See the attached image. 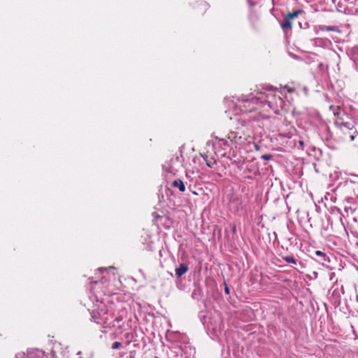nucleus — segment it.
<instances>
[{
    "label": "nucleus",
    "instance_id": "f257e3e1",
    "mask_svg": "<svg viewBox=\"0 0 358 358\" xmlns=\"http://www.w3.org/2000/svg\"><path fill=\"white\" fill-rule=\"evenodd\" d=\"M224 101L228 107L226 113L228 114L230 120L233 119L231 114H234V116L238 117L236 120L243 126L250 122V119L245 117L247 113L252 112L259 106L257 96H254L252 94L232 96L226 98Z\"/></svg>",
    "mask_w": 358,
    "mask_h": 358
},
{
    "label": "nucleus",
    "instance_id": "f03ea898",
    "mask_svg": "<svg viewBox=\"0 0 358 358\" xmlns=\"http://www.w3.org/2000/svg\"><path fill=\"white\" fill-rule=\"evenodd\" d=\"M280 94V91L273 87H263L257 94L259 106H267L275 113H278L285 105V101Z\"/></svg>",
    "mask_w": 358,
    "mask_h": 358
},
{
    "label": "nucleus",
    "instance_id": "7ed1b4c3",
    "mask_svg": "<svg viewBox=\"0 0 358 358\" xmlns=\"http://www.w3.org/2000/svg\"><path fill=\"white\" fill-rule=\"evenodd\" d=\"M227 139L229 141L230 143H229L225 138H220L217 136L215 137L216 143L219 145H223L225 148L234 146L237 149H242L244 148L248 143V136L241 131H231L229 132Z\"/></svg>",
    "mask_w": 358,
    "mask_h": 358
},
{
    "label": "nucleus",
    "instance_id": "20e7f679",
    "mask_svg": "<svg viewBox=\"0 0 358 358\" xmlns=\"http://www.w3.org/2000/svg\"><path fill=\"white\" fill-rule=\"evenodd\" d=\"M347 54L350 57V59L358 66V46H353L347 50Z\"/></svg>",
    "mask_w": 358,
    "mask_h": 358
},
{
    "label": "nucleus",
    "instance_id": "39448f33",
    "mask_svg": "<svg viewBox=\"0 0 358 358\" xmlns=\"http://www.w3.org/2000/svg\"><path fill=\"white\" fill-rule=\"evenodd\" d=\"M189 269V267L185 264H180L178 267H177L175 270L176 275L178 278H180L182 275H184Z\"/></svg>",
    "mask_w": 358,
    "mask_h": 358
},
{
    "label": "nucleus",
    "instance_id": "423d86ee",
    "mask_svg": "<svg viewBox=\"0 0 358 358\" xmlns=\"http://www.w3.org/2000/svg\"><path fill=\"white\" fill-rule=\"evenodd\" d=\"M336 124L337 125L338 127H339L342 130H343L344 129H346L348 130H350V129H352L353 127H354L353 123L352 122H339V121H336Z\"/></svg>",
    "mask_w": 358,
    "mask_h": 358
},
{
    "label": "nucleus",
    "instance_id": "0eeeda50",
    "mask_svg": "<svg viewBox=\"0 0 358 358\" xmlns=\"http://www.w3.org/2000/svg\"><path fill=\"white\" fill-rule=\"evenodd\" d=\"M280 26L282 30L286 31L292 28V20L285 16L283 21L281 22Z\"/></svg>",
    "mask_w": 358,
    "mask_h": 358
},
{
    "label": "nucleus",
    "instance_id": "6e6552de",
    "mask_svg": "<svg viewBox=\"0 0 358 358\" xmlns=\"http://www.w3.org/2000/svg\"><path fill=\"white\" fill-rule=\"evenodd\" d=\"M172 186L175 188H178L182 192L185 191V185L180 179L174 180L172 183Z\"/></svg>",
    "mask_w": 358,
    "mask_h": 358
},
{
    "label": "nucleus",
    "instance_id": "1a4fd4ad",
    "mask_svg": "<svg viewBox=\"0 0 358 358\" xmlns=\"http://www.w3.org/2000/svg\"><path fill=\"white\" fill-rule=\"evenodd\" d=\"M302 13L301 10H296L294 11L293 13H288L286 16L291 20H292L294 18L297 17L300 13Z\"/></svg>",
    "mask_w": 358,
    "mask_h": 358
},
{
    "label": "nucleus",
    "instance_id": "9d476101",
    "mask_svg": "<svg viewBox=\"0 0 358 358\" xmlns=\"http://www.w3.org/2000/svg\"><path fill=\"white\" fill-rule=\"evenodd\" d=\"M15 358H32L31 353L26 355L24 352H19L16 355Z\"/></svg>",
    "mask_w": 358,
    "mask_h": 358
},
{
    "label": "nucleus",
    "instance_id": "9b49d317",
    "mask_svg": "<svg viewBox=\"0 0 358 358\" xmlns=\"http://www.w3.org/2000/svg\"><path fill=\"white\" fill-rule=\"evenodd\" d=\"M284 260L287 263H289V264H296V259L293 257H291V256H286V257H284Z\"/></svg>",
    "mask_w": 358,
    "mask_h": 358
},
{
    "label": "nucleus",
    "instance_id": "f8f14e48",
    "mask_svg": "<svg viewBox=\"0 0 358 358\" xmlns=\"http://www.w3.org/2000/svg\"><path fill=\"white\" fill-rule=\"evenodd\" d=\"M122 346V343L119 341H115L112 345V348L114 350L119 349Z\"/></svg>",
    "mask_w": 358,
    "mask_h": 358
},
{
    "label": "nucleus",
    "instance_id": "ddd939ff",
    "mask_svg": "<svg viewBox=\"0 0 358 358\" xmlns=\"http://www.w3.org/2000/svg\"><path fill=\"white\" fill-rule=\"evenodd\" d=\"M261 158L264 160H270L272 158V155L265 154V155H262Z\"/></svg>",
    "mask_w": 358,
    "mask_h": 358
},
{
    "label": "nucleus",
    "instance_id": "4468645a",
    "mask_svg": "<svg viewBox=\"0 0 358 358\" xmlns=\"http://www.w3.org/2000/svg\"><path fill=\"white\" fill-rule=\"evenodd\" d=\"M126 358H135V352L134 351L129 352Z\"/></svg>",
    "mask_w": 358,
    "mask_h": 358
},
{
    "label": "nucleus",
    "instance_id": "2eb2a0df",
    "mask_svg": "<svg viewBox=\"0 0 358 358\" xmlns=\"http://www.w3.org/2000/svg\"><path fill=\"white\" fill-rule=\"evenodd\" d=\"M315 254H316V255L320 256V257H325V254L323 252L320 251V250L316 251Z\"/></svg>",
    "mask_w": 358,
    "mask_h": 358
},
{
    "label": "nucleus",
    "instance_id": "dca6fc26",
    "mask_svg": "<svg viewBox=\"0 0 358 358\" xmlns=\"http://www.w3.org/2000/svg\"><path fill=\"white\" fill-rule=\"evenodd\" d=\"M105 320H106V317L101 318L99 320H95V322H96V323H101V322L106 323Z\"/></svg>",
    "mask_w": 358,
    "mask_h": 358
},
{
    "label": "nucleus",
    "instance_id": "f3484780",
    "mask_svg": "<svg viewBox=\"0 0 358 358\" xmlns=\"http://www.w3.org/2000/svg\"><path fill=\"white\" fill-rule=\"evenodd\" d=\"M326 30L327 31H334V28L333 27H327Z\"/></svg>",
    "mask_w": 358,
    "mask_h": 358
},
{
    "label": "nucleus",
    "instance_id": "a211bd4d",
    "mask_svg": "<svg viewBox=\"0 0 358 358\" xmlns=\"http://www.w3.org/2000/svg\"><path fill=\"white\" fill-rule=\"evenodd\" d=\"M224 291L227 294L229 293V289L227 286L225 287Z\"/></svg>",
    "mask_w": 358,
    "mask_h": 358
},
{
    "label": "nucleus",
    "instance_id": "6ab92c4d",
    "mask_svg": "<svg viewBox=\"0 0 358 358\" xmlns=\"http://www.w3.org/2000/svg\"><path fill=\"white\" fill-rule=\"evenodd\" d=\"M121 320H122V318H120V317H116L115 318V321H117V322H120Z\"/></svg>",
    "mask_w": 358,
    "mask_h": 358
},
{
    "label": "nucleus",
    "instance_id": "aec40b11",
    "mask_svg": "<svg viewBox=\"0 0 358 358\" xmlns=\"http://www.w3.org/2000/svg\"><path fill=\"white\" fill-rule=\"evenodd\" d=\"M299 144L301 146H303V142L302 141H299Z\"/></svg>",
    "mask_w": 358,
    "mask_h": 358
},
{
    "label": "nucleus",
    "instance_id": "412c9836",
    "mask_svg": "<svg viewBox=\"0 0 358 358\" xmlns=\"http://www.w3.org/2000/svg\"><path fill=\"white\" fill-rule=\"evenodd\" d=\"M233 229V231H234V232H235V231H236V227H235V226L233 227V229Z\"/></svg>",
    "mask_w": 358,
    "mask_h": 358
},
{
    "label": "nucleus",
    "instance_id": "4be33fe9",
    "mask_svg": "<svg viewBox=\"0 0 358 358\" xmlns=\"http://www.w3.org/2000/svg\"><path fill=\"white\" fill-rule=\"evenodd\" d=\"M251 5H254L255 3H252L250 0H248Z\"/></svg>",
    "mask_w": 358,
    "mask_h": 358
},
{
    "label": "nucleus",
    "instance_id": "5701e85b",
    "mask_svg": "<svg viewBox=\"0 0 358 358\" xmlns=\"http://www.w3.org/2000/svg\"><path fill=\"white\" fill-rule=\"evenodd\" d=\"M155 358H158V357H155Z\"/></svg>",
    "mask_w": 358,
    "mask_h": 358
}]
</instances>
